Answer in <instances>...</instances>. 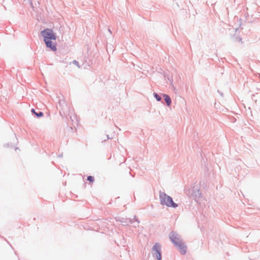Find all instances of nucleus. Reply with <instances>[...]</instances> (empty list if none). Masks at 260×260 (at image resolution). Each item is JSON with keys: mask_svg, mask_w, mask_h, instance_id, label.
<instances>
[{"mask_svg": "<svg viewBox=\"0 0 260 260\" xmlns=\"http://www.w3.org/2000/svg\"><path fill=\"white\" fill-rule=\"evenodd\" d=\"M41 34L44 37V40L47 47L53 51H55L56 50V37L52 30L46 29L42 31Z\"/></svg>", "mask_w": 260, "mask_h": 260, "instance_id": "nucleus-1", "label": "nucleus"}, {"mask_svg": "<svg viewBox=\"0 0 260 260\" xmlns=\"http://www.w3.org/2000/svg\"><path fill=\"white\" fill-rule=\"evenodd\" d=\"M159 199L162 205H165L168 207L173 208H176L178 206L177 204L173 202L172 198L167 195L165 193H160L159 195Z\"/></svg>", "mask_w": 260, "mask_h": 260, "instance_id": "nucleus-2", "label": "nucleus"}, {"mask_svg": "<svg viewBox=\"0 0 260 260\" xmlns=\"http://www.w3.org/2000/svg\"><path fill=\"white\" fill-rule=\"evenodd\" d=\"M153 254H154L158 260H160L161 258V247L158 243H156L153 248Z\"/></svg>", "mask_w": 260, "mask_h": 260, "instance_id": "nucleus-3", "label": "nucleus"}, {"mask_svg": "<svg viewBox=\"0 0 260 260\" xmlns=\"http://www.w3.org/2000/svg\"><path fill=\"white\" fill-rule=\"evenodd\" d=\"M170 238L172 243L177 246L180 242H182L181 239L174 233H172L170 236Z\"/></svg>", "mask_w": 260, "mask_h": 260, "instance_id": "nucleus-4", "label": "nucleus"}, {"mask_svg": "<svg viewBox=\"0 0 260 260\" xmlns=\"http://www.w3.org/2000/svg\"><path fill=\"white\" fill-rule=\"evenodd\" d=\"M178 248L180 250V252L182 254H185L186 251V246L184 244V243L180 242L177 246Z\"/></svg>", "mask_w": 260, "mask_h": 260, "instance_id": "nucleus-5", "label": "nucleus"}, {"mask_svg": "<svg viewBox=\"0 0 260 260\" xmlns=\"http://www.w3.org/2000/svg\"><path fill=\"white\" fill-rule=\"evenodd\" d=\"M164 97L165 98V101L168 106H170L171 103V100L170 96L167 94H164Z\"/></svg>", "mask_w": 260, "mask_h": 260, "instance_id": "nucleus-6", "label": "nucleus"}, {"mask_svg": "<svg viewBox=\"0 0 260 260\" xmlns=\"http://www.w3.org/2000/svg\"><path fill=\"white\" fill-rule=\"evenodd\" d=\"M87 180L90 182H93L94 180L93 177L89 176L87 177Z\"/></svg>", "mask_w": 260, "mask_h": 260, "instance_id": "nucleus-7", "label": "nucleus"}, {"mask_svg": "<svg viewBox=\"0 0 260 260\" xmlns=\"http://www.w3.org/2000/svg\"><path fill=\"white\" fill-rule=\"evenodd\" d=\"M154 95L155 98H156V99L157 100V101H159L161 100V98L157 93H154Z\"/></svg>", "mask_w": 260, "mask_h": 260, "instance_id": "nucleus-8", "label": "nucleus"}, {"mask_svg": "<svg viewBox=\"0 0 260 260\" xmlns=\"http://www.w3.org/2000/svg\"><path fill=\"white\" fill-rule=\"evenodd\" d=\"M35 114L37 117H41L43 115V114L42 112H40L39 113H35Z\"/></svg>", "mask_w": 260, "mask_h": 260, "instance_id": "nucleus-9", "label": "nucleus"}, {"mask_svg": "<svg viewBox=\"0 0 260 260\" xmlns=\"http://www.w3.org/2000/svg\"><path fill=\"white\" fill-rule=\"evenodd\" d=\"M73 63L77 66L78 68L79 67L78 62L76 60H74L73 61Z\"/></svg>", "mask_w": 260, "mask_h": 260, "instance_id": "nucleus-10", "label": "nucleus"}, {"mask_svg": "<svg viewBox=\"0 0 260 260\" xmlns=\"http://www.w3.org/2000/svg\"><path fill=\"white\" fill-rule=\"evenodd\" d=\"M31 112L34 113L35 114V113H36L34 109L31 110Z\"/></svg>", "mask_w": 260, "mask_h": 260, "instance_id": "nucleus-11", "label": "nucleus"}]
</instances>
